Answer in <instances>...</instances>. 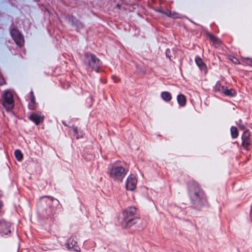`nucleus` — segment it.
I'll list each match as a JSON object with an SVG mask.
<instances>
[{
  "label": "nucleus",
  "instance_id": "9b49d317",
  "mask_svg": "<svg viewBox=\"0 0 252 252\" xmlns=\"http://www.w3.org/2000/svg\"><path fill=\"white\" fill-rule=\"evenodd\" d=\"M10 227V223L8 222H3L1 223L0 226V229L2 230L3 232L5 234H7L8 232H10V230H7V228H9Z\"/></svg>",
  "mask_w": 252,
  "mask_h": 252
},
{
  "label": "nucleus",
  "instance_id": "6e6552de",
  "mask_svg": "<svg viewBox=\"0 0 252 252\" xmlns=\"http://www.w3.org/2000/svg\"><path fill=\"white\" fill-rule=\"evenodd\" d=\"M30 119L38 125L43 121V117L39 113H33L30 116Z\"/></svg>",
  "mask_w": 252,
  "mask_h": 252
},
{
  "label": "nucleus",
  "instance_id": "a878e982",
  "mask_svg": "<svg viewBox=\"0 0 252 252\" xmlns=\"http://www.w3.org/2000/svg\"><path fill=\"white\" fill-rule=\"evenodd\" d=\"M251 62L252 63V60H251Z\"/></svg>",
  "mask_w": 252,
  "mask_h": 252
},
{
  "label": "nucleus",
  "instance_id": "20e7f679",
  "mask_svg": "<svg viewBox=\"0 0 252 252\" xmlns=\"http://www.w3.org/2000/svg\"><path fill=\"white\" fill-rule=\"evenodd\" d=\"M1 103L6 110H11L14 107L12 93L9 91H4L1 95Z\"/></svg>",
  "mask_w": 252,
  "mask_h": 252
},
{
  "label": "nucleus",
  "instance_id": "f257e3e1",
  "mask_svg": "<svg viewBox=\"0 0 252 252\" xmlns=\"http://www.w3.org/2000/svg\"><path fill=\"white\" fill-rule=\"evenodd\" d=\"M135 207H129L125 209L119 215V219L124 227L128 228L136 223L138 219Z\"/></svg>",
  "mask_w": 252,
  "mask_h": 252
},
{
  "label": "nucleus",
  "instance_id": "5701e85b",
  "mask_svg": "<svg viewBox=\"0 0 252 252\" xmlns=\"http://www.w3.org/2000/svg\"><path fill=\"white\" fill-rule=\"evenodd\" d=\"M32 103H34V98H32Z\"/></svg>",
  "mask_w": 252,
  "mask_h": 252
},
{
  "label": "nucleus",
  "instance_id": "b1692460",
  "mask_svg": "<svg viewBox=\"0 0 252 252\" xmlns=\"http://www.w3.org/2000/svg\"><path fill=\"white\" fill-rule=\"evenodd\" d=\"M168 52H169V51H168V50H167V52H166V55H167V56H168Z\"/></svg>",
  "mask_w": 252,
  "mask_h": 252
},
{
  "label": "nucleus",
  "instance_id": "393cba45",
  "mask_svg": "<svg viewBox=\"0 0 252 252\" xmlns=\"http://www.w3.org/2000/svg\"><path fill=\"white\" fill-rule=\"evenodd\" d=\"M30 107H31V109H34V107H32V106H31Z\"/></svg>",
  "mask_w": 252,
  "mask_h": 252
},
{
  "label": "nucleus",
  "instance_id": "ddd939ff",
  "mask_svg": "<svg viewBox=\"0 0 252 252\" xmlns=\"http://www.w3.org/2000/svg\"><path fill=\"white\" fill-rule=\"evenodd\" d=\"M223 93L228 96H233L236 95V92L233 89L228 90L226 88L223 89Z\"/></svg>",
  "mask_w": 252,
  "mask_h": 252
},
{
  "label": "nucleus",
  "instance_id": "f03ea898",
  "mask_svg": "<svg viewBox=\"0 0 252 252\" xmlns=\"http://www.w3.org/2000/svg\"><path fill=\"white\" fill-rule=\"evenodd\" d=\"M127 172V169L121 162L118 161L111 166L109 168V175L114 181L122 182Z\"/></svg>",
  "mask_w": 252,
  "mask_h": 252
},
{
  "label": "nucleus",
  "instance_id": "0eeeda50",
  "mask_svg": "<svg viewBox=\"0 0 252 252\" xmlns=\"http://www.w3.org/2000/svg\"><path fill=\"white\" fill-rule=\"evenodd\" d=\"M137 184V179L136 177L133 175H130L127 179L126 188L129 190H133Z\"/></svg>",
  "mask_w": 252,
  "mask_h": 252
},
{
  "label": "nucleus",
  "instance_id": "4be33fe9",
  "mask_svg": "<svg viewBox=\"0 0 252 252\" xmlns=\"http://www.w3.org/2000/svg\"><path fill=\"white\" fill-rule=\"evenodd\" d=\"M119 81V79H117V78L115 79V80H114V81H115V82H118Z\"/></svg>",
  "mask_w": 252,
  "mask_h": 252
},
{
  "label": "nucleus",
  "instance_id": "412c9836",
  "mask_svg": "<svg viewBox=\"0 0 252 252\" xmlns=\"http://www.w3.org/2000/svg\"><path fill=\"white\" fill-rule=\"evenodd\" d=\"M232 62H233L235 63H238V60L235 58H233L232 59Z\"/></svg>",
  "mask_w": 252,
  "mask_h": 252
},
{
  "label": "nucleus",
  "instance_id": "dca6fc26",
  "mask_svg": "<svg viewBox=\"0 0 252 252\" xmlns=\"http://www.w3.org/2000/svg\"><path fill=\"white\" fill-rule=\"evenodd\" d=\"M15 156L17 159L19 161H21L23 158V154L19 150H16L15 151Z\"/></svg>",
  "mask_w": 252,
  "mask_h": 252
},
{
  "label": "nucleus",
  "instance_id": "2eb2a0df",
  "mask_svg": "<svg viewBox=\"0 0 252 252\" xmlns=\"http://www.w3.org/2000/svg\"><path fill=\"white\" fill-rule=\"evenodd\" d=\"M73 130L74 133V135L77 138H79L83 136L84 133L82 131H79L77 127H73Z\"/></svg>",
  "mask_w": 252,
  "mask_h": 252
},
{
  "label": "nucleus",
  "instance_id": "39448f33",
  "mask_svg": "<svg viewBox=\"0 0 252 252\" xmlns=\"http://www.w3.org/2000/svg\"><path fill=\"white\" fill-rule=\"evenodd\" d=\"M86 61L88 66L98 71L100 66V60L94 55L91 54H86Z\"/></svg>",
  "mask_w": 252,
  "mask_h": 252
},
{
  "label": "nucleus",
  "instance_id": "4468645a",
  "mask_svg": "<svg viewBox=\"0 0 252 252\" xmlns=\"http://www.w3.org/2000/svg\"><path fill=\"white\" fill-rule=\"evenodd\" d=\"M161 96L162 99L166 101H169L172 98L170 94L167 92H162L161 94Z\"/></svg>",
  "mask_w": 252,
  "mask_h": 252
},
{
  "label": "nucleus",
  "instance_id": "aec40b11",
  "mask_svg": "<svg viewBox=\"0 0 252 252\" xmlns=\"http://www.w3.org/2000/svg\"><path fill=\"white\" fill-rule=\"evenodd\" d=\"M72 22L73 24L75 25L77 27L81 26V24L79 23L76 18L74 17H72Z\"/></svg>",
  "mask_w": 252,
  "mask_h": 252
},
{
  "label": "nucleus",
  "instance_id": "423d86ee",
  "mask_svg": "<svg viewBox=\"0 0 252 252\" xmlns=\"http://www.w3.org/2000/svg\"><path fill=\"white\" fill-rule=\"evenodd\" d=\"M11 34L17 45L22 46L24 44L23 37L18 30L13 29L11 31Z\"/></svg>",
  "mask_w": 252,
  "mask_h": 252
},
{
  "label": "nucleus",
  "instance_id": "f3484780",
  "mask_svg": "<svg viewBox=\"0 0 252 252\" xmlns=\"http://www.w3.org/2000/svg\"><path fill=\"white\" fill-rule=\"evenodd\" d=\"M231 134L233 138H236L238 135V131L236 127H232L231 128Z\"/></svg>",
  "mask_w": 252,
  "mask_h": 252
},
{
  "label": "nucleus",
  "instance_id": "bb28decb",
  "mask_svg": "<svg viewBox=\"0 0 252 252\" xmlns=\"http://www.w3.org/2000/svg\"><path fill=\"white\" fill-rule=\"evenodd\" d=\"M1 194L0 193V197L1 196Z\"/></svg>",
  "mask_w": 252,
  "mask_h": 252
},
{
  "label": "nucleus",
  "instance_id": "a211bd4d",
  "mask_svg": "<svg viewBox=\"0 0 252 252\" xmlns=\"http://www.w3.org/2000/svg\"><path fill=\"white\" fill-rule=\"evenodd\" d=\"M250 145H251V141H250V139L242 141L243 147L247 150H248L249 149V146Z\"/></svg>",
  "mask_w": 252,
  "mask_h": 252
},
{
  "label": "nucleus",
  "instance_id": "1a4fd4ad",
  "mask_svg": "<svg viewBox=\"0 0 252 252\" xmlns=\"http://www.w3.org/2000/svg\"><path fill=\"white\" fill-rule=\"evenodd\" d=\"M195 62L200 69L204 70L205 72H206V66L201 58H196L195 59Z\"/></svg>",
  "mask_w": 252,
  "mask_h": 252
},
{
  "label": "nucleus",
  "instance_id": "f8f14e48",
  "mask_svg": "<svg viewBox=\"0 0 252 252\" xmlns=\"http://www.w3.org/2000/svg\"><path fill=\"white\" fill-rule=\"evenodd\" d=\"M208 36L210 38V39L212 40L215 45H219L221 43L220 40L217 37L214 36L211 33L207 34Z\"/></svg>",
  "mask_w": 252,
  "mask_h": 252
},
{
  "label": "nucleus",
  "instance_id": "9d476101",
  "mask_svg": "<svg viewBox=\"0 0 252 252\" xmlns=\"http://www.w3.org/2000/svg\"><path fill=\"white\" fill-rule=\"evenodd\" d=\"M177 100L179 105L184 106L186 103V98L184 94H180L177 96Z\"/></svg>",
  "mask_w": 252,
  "mask_h": 252
},
{
  "label": "nucleus",
  "instance_id": "7ed1b4c3",
  "mask_svg": "<svg viewBox=\"0 0 252 252\" xmlns=\"http://www.w3.org/2000/svg\"><path fill=\"white\" fill-rule=\"evenodd\" d=\"M190 200L191 203L196 208L200 209L204 206L206 201V198L203 190L198 187L191 194Z\"/></svg>",
  "mask_w": 252,
  "mask_h": 252
},
{
  "label": "nucleus",
  "instance_id": "6ab92c4d",
  "mask_svg": "<svg viewBox=\"0 0 252 252\" xmlns=\"http://www.w3.org/2000/svg\"><path fill=\"white\" fill-rule=\"evenodd\" d=\"M249 136H250V133L248 131L246 130L244 131L242 139V141L245 140H247L249 139Z\"/></svg>",
  "mask_w": 252,
  "mask_h": 252
}]
</instances>
